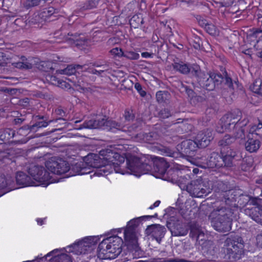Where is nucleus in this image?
I'll return each instance as SVG.
<instances>
[{"label":"nucleus","instance_id":"f257e3e1","mask_svg":"<svg viewBox=\"0 0 262 262\" xmlns=\"http://www.w3.org/2000/svg\"><path fill=\"white\" fill-rule=\"evenodd\" d=\"M126 168L130 173L137 176L153 170L156 177L161 178L169 168V164L164 158L156 157L152 160L145 157L129 156L126 158Z\"/></svg>","mask_w":262,"mask_h":262},{"label":"nucleus","instance_id":"f03ea898","mask_svg":"<svg viewBox=\"0 0 262 262\" xmlns=\"http://www.w3.org/2000/svg\"><path fill=\"white\" fill-rule=\"evenodd\" d=\"M100 154L102 158L93 153H90L84 157V160H86L90 167L99 168L112 166L116 173L124 174V170L121 168V164L125 161V158L123 156L108 149L106 151L101 150Z\"/></svg>","mask_w":262,"mask_h":262},{"label":"nucleus","instance_id":"7ed1b4c3","mask_svg":"<svg viewBox=\"0 0 262 262\" xmlns=\"http://www.w3.org/2000/svg\"><path fill=\"white\" fill-rule=\"evenodd\" d=\"M223 82L228 86L230 94L232 95L245 93L243 86L238 82H233L232 78L228 75L227 72L224 71L223 75L219 72H210L209 77L206 75L199 80L200 85L208 91L213 90L216 86L220 85Z\"/></svg>","mask_w":262,"mask_h":262},{"label":"nucleus","instance_id":"20e7f679","mask_svg":"<svg viewBox=\"0 0 262 262\" xmlns=\"http://www.w3.org/2000/svg\"><path fill=\"white\" fill-rule=\"evenodd\" d=\"M83 161L77 162L71 166L61 158L52 157L45 163L46 167L51 173L58 174H65L68 178L77 174H80L81 167L84 165Z\"/></svg>","mask_w":262,"mask_h":262},{"label":"nucleus","instance_id":"39448f33","mask_svg":"<svg viewBox=\"0 0 262 262\" xmlns=\"http://www.w3.org/2000/svg\"><path fill=\"white\" fill-rule=\"evenodd\" d=\"M81 127L90 129L100 128L113 132L116 130L130 132V128H132V127H127V129H126V125L123 122H117L106 116L102 118L91 119L85 120L81 125Z\"/></svg>","mask_w":262,"mask_h":262},{"label":"nucleus","instance_id":"423d86ee","mask_svg":"<svg viewBox=\"0 0 262 262\" xmlns=\"http://www.w3.org/2000/svg\"><path fill=\"white\" fill-rule=\"evenodd\" d=\"M233 211L231 208L218 207L215 210L216 216L212 221V226L214 229L219 232L229 231L231 229Z\"/></svg>","mask_w":262,"mask_h":262},{"label":"nucleus","instance_id":"0eeeda50","mask_svg":"<svg viewBox=\"0 0 262 262\" xmlns=\"http://www.w3.org/2000/svg\"><path fill=\"white\" fill-rule=\"evenodd\" d=\"M99 240L98 236H89L82 241L75 243L68 247L69 252H73L77 255L85 254L91 252L96 247Z\"/></svg>","mask_w":262,"mask_h":262},{"label":"nucleus","instance_id":"6e6552de","mask_svg":"<svg viewBox=\"0 0 262 262\" xmlns=\"http://www.w3.org/2000/svg\"><path fill=\"white\" fill-rule=\"evenodd\" d=\"M185 180H186V179ZM179 187L182 190H187L193 197L203 198L210 192L209 189L203 187L202 180L199 179L192 180L190 183H187L186 181L184 183H181Z\"/></svg>","mask_w":262,"mask_h":262},{"label":"nucleus","instance_id":"1a4fd4ad","mask_svg":"<svg viewBox=\"0 0 262 262\" xmlns=\"http://www.w3.org/2000/svg\"><path fill=\"white\" fill-rule=\"evenodd\" d=\"M28 172L32 178L40 183L41 185L47 186L53 182V181L51 180L49 173L42 166L32 165L29 168Z\"/></svg>","mask_w":262,"mask_h":262},{"label":"nucleus","instance_id":"9d476101","mask_svg":"<svg viewBox=\"0 0 262 262\" xmlns=\"http://www.w3.org/2000/svg\"><path fill=\"white\" fill-rule=\"evenodd\" d=\"M166 226L174 236H185L189 231V227L185 223L173 216L167 222Z\"/></svg>","mask_w":262,"mask_h":262},{"label":"nucleus","instance_id":"9b49d317","mask_svg":"<svg viewBox=\"0 0 262 262\" xmlns=\"http://www.w3.org/2000/svg\"><path fill=\"white\" fill-rule=\"evenodd\" d=\"M223 156L227 167H231L233 166L234 161H239L242 159L241 152L235 147H230L225 148L220 151Z\"/></svg>","mask_w":262,"mask_h":262},{"label":"nucleus","instance_id":"f8f14e48","mask_svg":"<svg viewBox=\"0 0 262 262\" xmlns=\"http://www.w3.org/2000/svg\"><path fill=\"white\" fill-rule=\"evenodd\" d=\"M167 232L166 228L160 224H152L147 227L145 234L160 244Z\"/></svg>","mask_w":262,"mask_h":262},{"label":"nucleus","instance_id":"ddd939ff","mask_svg":"<svg viewBox=\"0 0 262 262\" xmlns=\"http://www.w3.org/2000/svg\"><path fill=\"white\" fill-rule=\"evenodd\" d=\"M106 239L107 240V242L109 243L108 245L111 251L109 255L114 259L122 252L123 240L118 236H111L106 238Z\"/></svg>","mask_w":262,"mask_h":262},{"label":"nucleus","instance_id":"4468645a","mask_svg":"<svg viewBox=\"0 0 262 262\" xmlns=\"http://www.w3.org/2000/svg\"><path fill=\"white\" fill-rule=\"evenodd\" d=\"M198 148V145L195 140H186L178 145V149L180 150L181 154L184 157H191L193 152Z\"/></svg>","mask_w":262,"mask_h":262},{"label":"nucleus","instance_id":"2eb2a0df","mask_svg":"<svg viewBox=\"0 0 262 262\" xmlns=\"http://www.w3.org/2000/svg\"><path fill=\"white\" fill-rule=\"evenodd\" d=\"M212 132L209 129H204L200 132L195 136L194 140L198 148H205L208 146L213 139Z\"/></svg>","mask_w":262,"mask_h":262},{"label":"nucleus","instance_id":"dca6fc26","mask_svg":"<svg viewBox=\"0 0 262 262\" xmlns=\"http://www.w3.org/2000/svg\"><path fill=\"white\" fill-rule=\"evenodd\" d=\"M180 173H181V171L179 169L174 167H170L169 165L161 178L173 183H177L179 186L181 183L186 181L185 179L179 177Z\"/></svg>","mask_w":262,"mask_h":262},{"label":"nucleus","instance_id":"f3484780","mask_svg":"<svg viewBox=\"0 0 262 262\" xmlns=\"http://www.w3.org/2000/svg\"><path fill=\"white\" fill-rule=\"evenodd\" d=\"M17 188L14 179L11 177L4 176L0 177V196Z\"/></svg>","mask_w":262,"mask_h":262},{"label":"nucleus","instance_id":"a211bd4d","mask_svg":"<svg viewBox=\"0 0 262 262\" xmlns=\"http://www.w3.org/2000/svg\"><path fill=\"white\" fill-rule=\"evenodd\" d=\"M125 243L127 249L135 253H138L140 254L141 252L140 248L138 243V239L136 233L124 232Z\"/></svg>","mask_w":262,"mask_h":262},{"label":"nucleus","instance_id":"6ab92c4d","mask_svg":"<svg viewBox=\"0 0 262 262\" xmlns=\"http://www.w3.org/2000/svg\"><path fill=\"white\" fill-rule=\"evenodd\" d=\"M35 123L31 125L33 129V132H36L37 130L41 127L47 126L50 123L53 122H57L58 121H62L65 123L66 120L62 118H58L55 120H49L46 116L37 115L34 118Z\"/></svg>","mask_w":262,"mask_h":262},{"label":"nucleus","instance_id":"aec40b11","mask_svg":"<svg viewBox=\"0 0 262 262\" xmlns=\"http://www.w3.org/2000/svg\"><path fill=\"white\" fill-rule=\"evenodd\" d=\"M242 115V112L238 110H235L229 114H226L223 116L221 119L219 123V125L221 126V129H220L219 126H217L216 130L220 133L224 132V127L226 128H230V122L231 121V119H234L236 117L239 118L241 117Z\"/></svg>","mask_w":262,"mask_h":262},{"label":"nucleus","instance_id":"412c9836","mask_svg":"<svg viewBox=\"0 0 262 262\" xmlns=\"http://www.w3.org/2000/svg\"><path fill=\"white\" fill-rule=\"evenodd\" d=\"M208 168L227 167L223 156L217 152H212L209 156Z\"/></svg>","mask_w":262,"mask_h":262},{"label":"nucleus","instance_id":"4be33fe9","mask_svg":"<svg viewBox=\"0 0 262 262\" xmlns=\"http://www.w3.org/2000/svg\"><path fill=\"white\" fill-rule=\"evenodd\" d=\"M107 240L103 239L99 244L97 249V258L100 259H113L109 255L111 252L108 248Z\"/></svg>","mask_w":262,"mask_h":262},{"label":"nucleus","instance_id":"5701e85b","mask_svg":"<svg viewBox=\"0 0 262 262\" xmlns=\"http://www.w3.org/2000/svg\"><path fill=\"white\" fill-rule=\"evenodd\" d=\"M15 180L16 184L20 186V187L35 185V182L32 180L30 177L22 171L17 172L15 177Z\"/></svg>","mask_w":262,"mask_h":262},{"label":"nucleus","instance_id":"b1692460","mask_svg":"<svg viewBox=\"0 0 262 262\" xmlns=\"http://www.w3.org/2000/svg\"><path fill=\"white\" fill-rule=\"evenodd\" d=\"M135 138L144 142L154 144L159 138L158 134L155 132L148 133H140L135 135Z\"/></svg>","mask_w":262,"mask_h":262},{"label":"nucleus","instance_id":"393cba45","mask_svg":"<svg viewBox=\"0 0 262 262\" xmlns=\"http://www.w3.org/2000/svg\"><path fill=\"white\" fill-rule=\"evenodd\" d=\"M157 216V214L156 213L154 215H145L133 219L128 223L127 227L124 230V232H132V233H136V229L141 223V219L145 218L147 219H150L153 217H156Z\"/></svg>","mask_w":262,"mask_h":262},{"label":"nucleus","instance_id":"a878e982","mask_svg":"<svg viewBox=\"0 0 262 262\" xmlns=\"http://www.w3.org/2000/svg\"><path fill=\"white\" fill-rule=\"evenodd\" d=\"M248 140L245 143L246 149L250 152H256L260 146L261 139L253 136H247Z\"/></svg>","mask_w":262,"mask_h":262},{"label":"nucleus","instance_id":"bb28decb","mask_svg":"<svg viewBox=\"0 0 262 262\" xmlns=\"http://www.w3.org/2000/svg\"><path fill=\"white\" fill-rule=\"evenodd\" d=\"M154 147L158 151H160L161 154L163 156L174 158H177L179 156V153L174 151L170 147H168L161 144L156 143Z\"/></svg>","mask_w":262,"mask_h":262},{"label":"nucleus","instance_id":"cd10ccee","mask_svg":"<svg viewBox=\"0 0 262 262\" xmlns=\"http://www.w3.org/2000/svg\"><path fill=\"white\" fill-rule=\"evenodd\" d=\"M238 195L237 191L235 190L231 189L227 191L226 193H224L223 200L225 202L226 205L228 206V207L231 208L232 206H234L236 204L237 195Z\"/></svg>","mask_w":262,"mask_h":262},{"label":"nucleus","instance_id":"c85d7f7f","mask_svg":"<svg viewBox=\"0 0 262 262\" xmlns=\"http://www.w3.org/2000/svg\"><path fill=\"white\" fill-rule=\"evenodd\" d=\"M67 39L73 41V43L78 48H80L83 46L86 45L89 43V39L84 36H81L78 35H73L68 33Z\"/></svg>","mask_w":262,"mask_h":262},{"label":"nucleus","instance_id":"c756f323","mask_svg":"<svg viewBox=\"0 0 262 262\" xmlns=\"http://www.w3.org/2000/svg\"><path fill=\"white\" fill-rule=\"evenodd\" d=\"M190 230L189 236L196 239V241L200 240V237L204 236V232L202 231L200 226L196 223H192L189 227Z\"/></svg>","mask_w":262,"mask_h":262},{"label":"nucleus","instance_id":"7c9ffc66","mask_svg":"<svg viewBox=\"0 0 262 262\" xmlns=\"http://www.w3.org/2000/svg\"><path fill=\"white\" fill-rule=\"evenodd\" d=\"M235 141V138H233L228 134L225 135L218 142V146L220 147V151H222L224 148L226 149L232 147L231 145L234 143Z\"/></svg>","mask_w":262,"mask_h":262},{"label":"nucleus","instance_id":"2f4dec72","mask_svg":"<svg viewBox=\"0 0 262 262\" xmlns=\"http://www.w3.org/2000/svg\"><path fill=\"white\" fill-rule=\"evenodd\" d=\"M20 60L17 62H14L12 63V65L16 68L21 70H29L31 69L33 67L32 64L31 63L26 56L21 55L19 57Z\"/></svg>","mask_w":262,"mask_h":262},{"label":"nucleus","instance_id":"473e14b6","mask_svg":"<svg viewBox=\"0 0 262 262\" xmlns=\"http://www.w3.org/2000/svg\"><path fill=\"white\" fill-rule=\"evenodd\" d=\"M209 157L204 153L197 155L194 158L193 163L198 167L203 168H208Z\"/></svg>","mask_w":262,"mask_h":262},{"label":"nucleus","instance_id":"72a5a7b5","mask_svg":"<svg viewBox=\"0 0 262 262\" xmlns=\"http://www.w3.org/2000/svg\"><path fill=\"white\" fill-rule=\"evenodd\" d=\"M248 135L262 139V122L258 120V124L252 125Z\"/></svg>","mask_w":262,"mask_h":262},{"label":"nucleus","instance_id":"f704fd0d","mask_svg":"<svg viewBox=\"0 0 262 262\" xmlns=\"http://www.w3.org/2000/svg\"><path fill=\"white\" fill-rule=\"evenodd\" d=\"M191 76L194 77L199 82V80L201 79L203 76H205V73L202 71L200 66L196 64H191L190 66V72L189 73Z\"/></svg>","mask_w":262,"mask_h":262},{"label":"nucleus","instance_id":"c9c22d12","mask_svg":"<svg viewBox=\"0 0 262 262\" xmlns=\"http://www.w3.org/2000/svg\"><path fill=\"white\" fill-rule=\"evenodd\" d=\"M192 36L190 38L189 43L195 50H203L204 47L203 41L200 36L196 34L194 32H192Z\"/></svg>","mask_w":262,"mask_h":262},{"label":"nucleus","instance_id":"e433bc0d","mask_svg":"<svg viewBox=\"0 0 262 262\" xmlns=\"http://www.w3.org/2000/svg\"><path fill=\"white\" fill-rule=\"evenodd\" d=\"M191 64L185 63L183 62H174L172 64L173 69L181 74L187 75L190 72V66Z\"/></svg>","mask_w":262,"mask_h":262},{"label":"nucleus","instance_id":"4c0bfd02","mask_svg":"<svg viewBox=\"0 0 262 262\" xmlns=\"http://www.w3.org/2000/svg\"><path fill=\"white\" fill-rule=\"evenodd\" d=\"M156 99L158 103H168L169 102L171 95L167 91H160L156 93Z\"/></svg>","mask_w":262,"mask_h":262},{"label":"nucleus","instance_id":"58836bf2","mask_svg":"<svg viewBox=\"0 0 262 262\" xmlns=\"http://www.w3.org/2000/svg\"><path fill=\"white\" fill-rule=\"evenodd\" d=\"M15 135V130L10 128L0 129V139L3 141H8L13 138Z\"/></svg>","mask_w":262,"mask_h":262},{"label":"nucleus","instance_id":"ea45409f","mask_svg":"<svg viewBox=\"0 0 262 262\" xmlns=\"http://www.w3.org/2000/svg\"><path fill=\"white\" fill-rule=\"evenodd\" d=\"M214 190L216 192L221 193V195L223 196L224 193H226L231 189L227 183L217 181L214 184Z\"/></svg>","mask_w":262,"mask_h":262},{"label":"nucleus","instance_id":"a19ab883","mask_svg":"<svg viewBox=\"0 0 262 262\" xmlns=\"http://www.w3.org/2000/svg\"><path fill=\"white\" fill-rule=\"evenodd\" d=\"M50 262H72L69 254L61 253L53 256L49 259Z\"/></svg>","mask_w":262,"mask_h":262},{"label":"nucleus","instance_id":"79ce46f5","mask_svg":"<svg viewBox=\"0 0 262 262\" xmlns=\"http://www.w3.org/2000/svg\"><path fill=\"white\" fill-rule=\"evenodd\" d=\"M58 13V9H55L53 7H50L48 8L45 9L42 12H41L39 16L41 17H45V19L54 16L55 14Z\"/></svg>","mask_w":262,"mask_h":262},{"label":"nucleus","instance_id":"37998d69","mask_svg":"<svg viewBox=\"0 0 262 262\" xmlns=\"http://www.w3.org/2000/svg\"><path fill=\"white\" fill-rule=\"evenodd\" d=\"M237 203L241 207H245L249 204L250 195L246 193L238 194Z\"/></svg>","mask_w":262,"mask_h":262},{"label":"nucleus","instance_id":"c03bdc74","mask_svg":"<svg viewBox=\"0 0 262 262\" xmlns=\"http://www.w3.org/2000/svg\"><path fill=\"white\" fill-rule=\"evenodd\" d=\"M129 24L131 27L138 28L140 25L143 23V19L139 15H134L129 20Z\"/></svg>","mask_w":262,"mask_h":262},{"label":"nucleus","instance_id":"a18cd8bd","mask_svg":"<svg viewBox=\"0 0 262 262\" xmlns=\"http://www.w3.org/2000/svg\"><path fill=\"white\" fill-rule=\"evenodd\" d=\"M233 130V137L235 138V141L237 139H244L245 137V132L244 128L234 127L232 128Z\"/></svg>","mask_w":262,"mask_h":262},{"label":"nucleus","instance_id":"49530a36","mask_svg":"<svg viewBox=\"0 0 262 262\" xmlns=\"http://www.w3.org/2000/svg\"><path fill=\"white\" fill-rule=\"evenodd\" d=\"M261 81L257 79L250 86V90L253 93L260 94L261 90Z\"/></svg>","mask_w":262,"mask_h":262},{"label":"nucleus","instance_id":"de8ad7c7","mask_svg":"<svg viewBox=\"0 0 262 262\" xmlns=\"http://www.w3.org/2000/svg\"><path fill=\"white\" fill-rule=\"evenodd\" d=\"M123 57L130 60L138 59L140 56L139 54L134 51H125L123 52Z\"/></svg>","mask_w":262,"mask_h":262},{"label":"nucleus","instance_id":"09e8293b","mask_svg":"<svg viewBox=\"0 0 262 262\" xmlns=\"http://www.w3.org/2000/svg\"><path fill=\"white\" fill-rule=\"evenodd\" d=\"M101 0H89L84 4L83 8L84 10L94 9L97 7Z\"/></svg>","mask_w":262,"mask_h":262},{"label":"nucleus","instance_id":"8fccbe9b","mask_svg":"<svg viewBox=\"0 0 262 262\" xmlns=\"http://www.w3.org/2000/svg\"><path fill=\"white\" fill-rule=\"evenodd\" d=\"M204 28L208 34L212 36H215L217 34L218 32L216 27L211 23H208Z\"/></svg>","mask_w":262,"mask_h":262},{"label":"nucleus","instance_id":"3c124183","mask_svg":"<svg viewBox=\"0 0 262 262\" xmlns=\"http://www.w3.org/2000/svg\"><path fill=\"white\" fill-rule=\"evenodd\" d=\"M249 122V120L248 119V117L245 115L243 116L241 115V117H239L238 121H237V123L236 125H235V127H242L244 128Z\"/></svg>","mask_w":262,"mask_h":262},{"label":"nucleus","instance_id":"603ef678","mask_svg":"<svg viewBox=\"0 0 262 262\" xmlns=\"http://www.w3.org/2000/svg\"><path fill=\"white\" fill-rule=\"evenodd\" d=\"M11 156L9 149L2 150L0 149V161L7 162V160H11Z\"/></svg>","mask_w":262,"mask_h":262},{"label":"nucleus","instance_id":"864d4df0","mask_svg":"<svg viewBox=\"0 0 262 262\" xmlns=\"http://www.w3.org/2000/svg\"><path fill=\"white\" fill-rule=\"evenodd\" d=\"M61 74L72 75L76 73L75 67L73 64L68 65L66 68L59 71Z\"/></svg>","mask_w":262,"mask_h":262},{"label":"nucleus","instance_id":"5fc2aeb1","mask_svg":"<svg viewBox=\"0 0 262 262\" xmlns=\"http://www.w3.org/2000/svg\"><path fill=\"white\" fill-rule=\"evenodd\" d=\"M171 116L170 111L168 108H163L158 113V117L160 119H166Z\"/></svg>","mask_w":262,"mask_h":262},{"label":"nucleus","instance_id":"6e6d98bb","mask_svg":"<svg viewBox=\"0 0 262 262\" xmlns=\"http://www.w3.org/2000/svg\"><path fill=\"white\" fill-rule=\"evenodd\" d=\"M249 204L250 205L256 206L258 207H262V198L259 196L253 197L250 195V201Z\"/></svg>","mask_w":262,"mask_h":262},{"label":"nucleus","instance_id":"4d7b16f0","mask_svg":"<svg viewBox=\"0 0 262 262\" xmlns=\"http://www.w3.org/2000/svg\"><path fill=\"white\" fill-rule=\"evenodd\" d=\"M29 131H33L31 125H26L21 127L19 128L17 132V134L20 136H26L29 133Z\"/></svg>","mask_w":262,"mask_h":262},{"label":"nucleus","instance_id":"13d9d810","mask_svg":"<svg viewBox=\"0 0 262 262\" xmlns=\"http://www.w3.org/2000/svg\"><path fill=\"white\" fill-rule=\"evenodd\" d=\"M194 17L196 18V21L199 25L204 28L206 25L208 24V21L203 16L200 15H193Z\"/></svg>","mask_w":262,"mask_h":262},{"label":"nucleus","instance_id":"bf43d9fd","mask_svg":"<svg viewBox=\"0 0 262 262\" xmlns=\"http://www.w3.org/2000/svg\"><path fill=\"white\" fill-rule=\"evenodd\" d=\"M42 0H27L25 2L26 7L27 8H31L39 5L40 2Z\"/></svg>","mask_w":262,"mask_h":262},{"label":"nucleus","instance_id":"052dcab7","mask_svg":"<svg viewBox=\"0 0 262 262\" xmlns=\"http://www.w3.org/2000/svg\"><path fill=\"white\" fill-rule=\"evenodd\" d=\"M46 79L53 85L58 86L60 79H58L55 76L48 75L46 76Z\"/></svg>","mask_w":262,"mask_h":262},{"label":"nucleus","instance_id":"680f3d73","mask_svg":"<svg viewBox=\"0 0 262 262\" xmlns=\"http://www.w3.org/2000/svg\"><path fill=\"white\" fill-rule=\"evenodd\" d=\"M108 69V66L107 64H104L103 66V70H97L95 69H90L91 71H89L90 73L96 74L97 75H100L104 71H106Z\"/></svg>","mask_w":262,"mask_h":262},{"label":"nucleus","instance_id":"e2e57ef3","mask_svg":"<svg viewBox=\"0 0 262 262\" xmlns=\"http://www.w3.org/2000/svg\"><path fill=\"white\" fill-rule=\"evenodd\" d=\"M123 116L127 121L133 120L135 118V115L133 113V111H129V110H126L124 111Z\"/></svg>","mask_w":262,"mask_h":262},{"label":"nucleus","instance_id":"0e129e2a","mask_svg":"<svg viewBox=\"0 0 262 262\" xmlns=\"http://www.w3.org/2000/svg\"><path fill=\"white\" fill-rule=\"evenodd\" d=\"M123 52L121 48H115L110 50V52L116 56L119 57H123Z\"/></svg>","mask_w":262,"mask_h":262},{"label":"nucleus","instance_id":"69168bd1","mask_svg":"<svg viewBox=\"0 0 262 262\" xmlns=\"http://www.w3.org/2000/svg\"><path fill=\"white\" fill-rule=\"evenodd\" d=\"M83 162L85 164L82 166V167H81V173L80 174H88L91 172V169L90 167L88 165V163H86V160H84V159H83Z\"/></svg>","mask_w":262,"mask_h":262},{"label":"nucleus","instance_id":"338daca9","mask_svg":"<svg viewBox=\"0 0 262 262\" xmlns=\"http://www.w3.org/2000/svg\"><path fill=\"white\" fill-rule=\"evenodd\" d=\"M135 88L141 97H144L146 96V92L143 90L142 85L139 83H136L135 84Z\"/></svg>","mask_w":262,"mask_h":262},{"label":"nucleus","instance_id":"774afa93","mask_svg":"<svg viewBox=\"0 0 262 262\" xmlns=\"http://www.w3.org/2000/svg\"><path fill=\"white\" fill-rule=\"evenodd\" d=\"M184 88L189 97H190L191 99L194 97V95H195V93L193 90L189 88L187 86H185Z\"/></svg>","mask_w":262,"mask_h":262}]
</instances>
